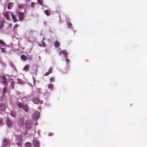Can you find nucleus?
Returning <instances> with one entry per match:
<instances>
[{
	"label": "nucleus",
	"mask_w": 147,
	"mask_h": 147,
	"mask_svg": "<svg viewBox=\"0 0 147 147\" xmlns=\"http://www.w3.org/2000/svg\"><path fill=\"white\" fill-rule=\"evenodd\" d=\"M18 105L20 108L24 109L26 112L28 111V108L26 105H24L23 104L19 103Z\"/></svg>",
	"instance_id": "nucleus-1"
},
{
	"label": "nucleus",
	"mask_w": 147,
	"mask_h": 147,
	"mask_svg": "<svg viewBox=\"0 0 147 147\" xmlns=\"http://www.w3.org/2000/svg\"><path fill=\"white\" fill-rule=\"evenodd\" d=\"M40 115V112H36L33 115L32 118L34 120H37L39 117Z\"/></svg>",
	"instance_id": "nucleus-2"
},
{
	"label": "nucleus",
	"mask_w": 147,
	"mask_h": 147,
	"mask_svg": "<svg viewBox=\"0 0 147 147\" xmlns=\"http://www.w3.org/2000/svg\"><path fill=\"white\" fill-rule=\"evenodd\" d=\"M33 144L34 147H39V142L38 140L36 139L33 140Z\"/></svg>",
	"instance_id": "nucleus-3"
},
{
	"label": "nucleus",
	"mask_w": 147,
	"mask_h": 147,
	"mask_svg": "<svg viewBox=\"0 0 147 147\" xmlns=\"http://www.w3.org/2000/svg\"><path fill=\"white\" fill-rule=\"evenodd\" d=\"M1 45H2L3 47H6V45L4 42L3 40H1V49L2 52H5V48H2V46H1Z\"/></svg>",
	"instance_id": "nucleus-4"
},
{
	"label": "nucleus",
	"mask_w": 147,
	"mask_h": 147,
	"mask_svg": "<svg viewBox=\"0 0 147 147\" xmlns=\"http://www.w3.org/2000/svg\"><path fill=\"white\" fill-rule=\"evenodd\" d=\"M33 101L34 103L36 104H38L39 103H42V101L40 100V99L37 98H35L33 100Z\"/></svg>",
	"instance_id": "nucleus-5"
},
{
	"label": "nucleus",
	"mask_w": 147,
	"mask_h": 147,
	"mask_svg": "<svg viewBox=\"0 0 147 147\" xmlns=\"http://www.w3.org/2000/svg\"><path fill=\"white\" fill-rule=\"evenodd\" d=\"M1 82L5 85H6L7 84V79L5 78V77L4 76H2V79Z\"/></svg>",
	"instance_id": "nucleus-6"
},
{
	"label": "nucleus",
	"mask_w": 147,
	"mask_h": 147,
	"mask_svg": "<svg viewBox=\"0 0 147 147\" xmlns=\"http://www.w3.org/2000/svg\"><path fill=\"white\" fill-rule=\"evenodd\" d=\"M18 18L20 20H22L24 18V14L23 13L20 11H18Z\"/></svg>",
	"instance_id": "nucleus-7"
},
{
	"label": "nucleus",
	"mask_w": 147,
	"mask_h": 147,
	"mask_svg": "<svg viewBox=\"0 0 147 147\" xmlns=\"http://www.w3.org/2000/svg\"><path fill=\"white\" fill-rule=\"evenodd\" d=\"M25 124L26 128L29 129L31 127L32 123L30 121H29L27 122Z\"/></svg>",
	"instance_id": "nucleus-8"
},
{
	"label": "nucleus",
	"mask_w": 147,
	"mask_h": 147,
	"mask_svg": "<svg viewBox=\"0 0 147 147\" xmlns=\"http://www.w3.org/2000/svg\"><path fill=\"white\" fill-rule=\"evenodd\" d=\"M10 143V142L9 141H7L6 139H5L3 142L2 146L3 147H5L7 146V145H9Z\"/></svg>",
	"instance_id": "nucleus-9"
},
{
	"label": "nucleus",
	"mask_w": 147,
	"mask_h": 147,
	"mask_svg": "<svg viewBox=\"0 0 147 147\" xmlns=\"http://www.w3.org/2000/svg\"><path fill=\"white\" fill-rule=\"evenodd\" d=\"M10 14V12L9 11L8 12H5L3 13V15L5 16L6 19L7 20H9V15Z\"/></svg>",
	"instance_id": "nucleus-10"
},
{
	"label": "nucleus",
	"mask_w": 147,
	"mask_h": 147,
	"mask_svg": "<svg viewBox=\"0 0 147 147\" xmlns=\"http://www.w3.org/2000/svg\"><path fill=\"white\" fill-rule=\"evenodd\" d=\"M61 54H63L64 55L65 57H67V53L66 51L65 50H63L61 51L60 52L59 54L60 55Z\"/></svg>",
	"instance_id": "nucleus-11"
},
{
	"label": "nucleus",
	"mask_w": 147,
	"mask_h": 147,
	"mask_svg": "<svg viewBox=\"0 0 147 147\" xmlns=\"http://www.w3.org/2000/svg\"><path fill=\"white\" fill-rule=\"evenodd\" d=\"M11 15L12 19L13 20V21L14 22H17V19L16 17V16L14 15L11 13Z\"/></svg>",
	"instance_id": "nucleus-12"
},
{
	"label": "nucleus",
	"mask_w": 147,
	"mask_h": 147,
	"mask_svg": "<svg viewBox=\"0 0 147 147\" xmlns=\"http://www.w3.org/2000/svg\"><path fill=\"white\" fill-rule=\"evenodd\" d=\"M54 45L57 48L59 47L60 45V44L59 42L57 41H56L55 42Z\"/></svg>",
	"instance_id": "nucleus-13"
},
{
	"label": "nucleus",
	"mask_w": 147,
	"mask_h": 147,
	"mask_svg": "<svg viewBox=\"0 0 147 147\" xmlns=\"http://www.w3.org/2000/svg\"><path fill=\"white\" fill-rule=\"evenodd\" d=\"M52 68L51 67L50 69H49V71L48 72H46L45 74V76H47L49 74H50L52 73Z\"/></svg>",
	"instance_id": "nucleus-14"
},
{
	"label": "nucleus",
	"mask_w": 147,
	"mask_h": 147,
	"mask_svg": "<svg viewBox=\"0 0 147 147\" xmlns=\"http://www.w3.org/2000/svg\"><path fill=\"white\" fill-rule=\"evenodd\" d=\"M5 108V105L3 104H1V110L4 111Z\"/></svg>",
	"instance_id": "nucleus-15"
},
{
	"label": "nucleus",
	"mask_w": 147,
	"mask_h": 147,
	"mask_svg": "<svg viewBox=\"0 0 147 147\" xmlns=\"http://www.w3.org/2000/svg\"><path fill=\"white\" fill-rule=\"evenodd\" d=\"M45 14L47 16H49L50 15V12L49 10H46L44 11Z\"/></svg>",
	"instance_id": "nucleus-16"
},
{
	"label": "nucleus",
	"mask_w": 147,
	"mask_h": 147,
	"mask_svg": "<svg viewBox=\"0 0 147 147\" xmlns=\"http://www.w3.org/2000/svg\"><path fill=\"white\" fill-rule=\"evenodd\" d=\"M25 146L26 147H31V144L30 142H27L25 144Z\"/></svg>",
	"instance_id": "nucleus-17"
},
{
	"label": "nucleus",
	"mask_w": 147,
	"mask_h": 147,
	"mask_svg": "<svg viewBox=\"0 0 147 147\" xmlns=\"http://www.w3.org/2000/svg\"><path fill=\"white\" fill-rule=\"evenodd\" d=\"M29 67L30 66L29 65H26L24 68L23 69L25 71H28V70Z\"/></svg>",
	"instance_id": "nucleus-18"
},
{
	"label": "nucleus",
	"mask_w": 147,
	"mask_h": 147,
	"mask_svg": "<svg viewBox=\"0 0 147 147\" xmlns=\"http://www.w3.org/2000/svg\"><path fill=\"white\" fill-rule=\"evenodd\" d=\"M7 124L9 127H11V126L12 123L10 121V120H8L7 121Z\"/></svg>",
	"instance_id": "nucleus-19"
},
{
	"label": "nucleus",
	"mask_w": 147,
	"mask_h": 147,
	"mask_svg": "<svg viewBox=\"0 0 147 147\" xmlns=\"http://www.w3.org/2000/svg\"><path fill=\"white\" fill-rule=\"evenodd\" d=\"M21 58L24 61H26V56L24 55L21 56Z\"/></svg>",
	"instance_id": "nucleus-20"
},
{
	"label": "nucleus",
	"mask_w": 147,
	"mask_h": 147,
	"mask_svg": "<svg viewBox=\"0 0 147 147\" xmlns=\"http://www.w3.org/2000/svg\"><path fill=\"white\" fill-rule=\"evenodd\" d=\"M5 22L4 20H2L1 21V25H0L1 28L3 27V23H5Z\"/></svg>",
	"instance_id": "nucleus-21"
},
{
	"label": "nucleus",
	"mask_w": 147,
	"mask_h": 147,
	"mask_svg": "<svg viewBox=\"0 0 147 147\" xmlns=\"http://www.w3.org/2000/svg\"><path fill=\"white\" fill-rule=\"evenodd\" d=\"M7 91V88L6 87H4L3 88V95H4L5 93Z\"/></svg>",
	"instance_id": "nucleus-22"
},
{
	"label": "nucleus",
	"mask_w": 147,
	"mask_h": 147,
	"mask_svg": "<svg viewBox=\"0 0 147 147\" xmlns=\"http://www.w3.org/2000/svg\"><path fill=\"white\" fill-rule=\"evenodd\" d=\"M11 115L13 117H15L16 115V113L15 112L12 111L11 112Z\"/></svg>",
	"instance_id": "nucleus-23"
},
{
	"label": "nucleus",
	"mask_w": 147,
	"mask_h": 147,
	"mask_svg": "<svg viewBox=\"0 0 147 147\" xmlns=\"http://www.w3.org/2000/svg\"><path fill=\"white\" fill-rule=\"evenodd\" d=\"M48 88H49L52 90L53 88V85L52 84H50L48 85Z\"/></svg>",
	"instance_id": "nucleus-24"
},
{
	"label": "nucleus",
	"mask_w": 147,
	"mask_h": 147,
	"mask_svg": "<svg viewBox=\"0 0 147 147\" xmlns=\"http://www.w3.org/2000/svg\"><path fill=\"white\" fill-rule=\"evenodd\" d=\"M54 80L55 78L53 77L51 78L50 79V81L51 82H53L54 81Z\"/></svg>",
	"instance_id": "nucleus-25"
},
{
	"label": "nucleus",
	"mask_w": 147,
	"mask_h": 147,
	"mask_svg": "<svg viewBox=\"0 0 147 147\" xmlns=\"http://www.w3.org/2000/svg\"><path fill=\"white\" fill-rule=\"evenodd\" d=\"M12 6V4L11 3H9V4L8 5V9H10L11 8V7Z\"/></svg>",
	"instance_id": "nucleus-26"
},
{
	"label": "nucleus",
	"mask_w": 147,
	"mask_h": 147,
	"mask_svg": "<svg viewBox=\"0 0 147 147\" xmlns=\"http://www.w3.org/2000/svg\"><path fill=\"white\" fill-rule=\"evenodd\" d=\"M38 3L40 5H42V0H37Z\"/></svg>",
	"instance_id": "nucleus-27"
},
{
	"label": "nucleus",
	"mask_w": 147,
	"mask_h": 147,
	"mask_svg": "<svg viewBox=\"0 0 147 147\" xmlns=\"http://www.w3.org/2000/svg\"><path fill=\"white\" fill-rule=\"evenodd\" d=\"M17 140H22V137L21 136H19L18 137H17Z\"/></svg>",
	"instance_id": "nucleus-28"
},
{
	"label": "nucleus",
	"mask_w": 147,
	"mask_h": 147,
	"mask_svg": "<svg viewBox=\"0 0 147 147\" xmlns=\"http://www.w3.org/2000/svg\"><path fill=\"white\" fill-rule=\"evenodd\" d=\"M11 85L12 86V88H13V87L14 86V82H12L11 83Z\"/></svg>",
	"instance_id": "nucleus-29"
},
{
	"label": "nucleus",
	"mask_w": 147,
	"mask_h": 147,
	"mask_svg": "<svg viewBox=\"0 0 147 147\" xmlns=\"http://www.w3.org/2000/svg\"><path fill=\"white\" fill-rule=\"evenodd\" d=\"M66 58V61L67 63H68L69 62V59H68L67 58V57H65Z\"/></svg>",
	"instance_id": "nucleus-30"
},
{
	"label": "nucleus",
	"mask_w": 147,
	"mask_h": 147,
	"mask_svg": "<svg viewBox=\"0 0 147 147\" xmlns=\"http://www.w3.org/2000/svg\"><path fill=\"white\" fill-rule=\"evenodd\" d=\"M18 82L20 84H21L22 83V80L20 79H18Z\"/></svg>",
	"instance_id": "nucleus-31"
},
{
	"label": "nucleus",
	"mask_w": 147,
	"mask_h": 147,
	"mask_svg": "<svg viewBox=\"0 0 147 147\" xmlns=\"http://www.w3.org/2000/svg\"><path fill=\"white\" fill-rule=\"evenodd\" d=\"M22 5L21 4H18V8H21L22 7Z\"/></svg>",
	"instance_id": "nucleus-32"
},
{
	"label": "nucleus",
	"mask_w": 147,
	"mask_h": 147,
	"mask_svg": "<svg viewBox=\"0 0 147 147\" xmlns=\"http://www.w3.org/2000/svg\"><path fill=\"white\" fill-rule=\"evenodd\" d=\"M34 3L32 2L31 3V5H32V7H33V6H34Z\"/></svg>",
	"instance_id": "nucleus-33"
},
{
	"label": "nucleus",
	"mask_w": 147,
	"mask_h": 147,
	"mask_svg": "<svg viewBox=\"0 0 147 147\" xmlns=\"http://www.w3.org/2000/svg\"><path fill=\"white\" fill-rule=\"evenodd\" d=\"M19 121L20 122L22 123L23 122V119H20Z\"/></svg>",
	"instance_id": "nucleus-34"
},
{
	"label": "nucleus",
	"mask_w": 147,
	"mask_h": 147,
	"mask_svg": "<svg viewBox=\"0 0 147 147\" xmlns=\"http://www.w3.org/2000/svg\"><path fill=\"white\" fill-rule=\"evenodd\" d=\"M17 144H18V146H21V143H18Z\"/></svg>",
	"instance_id": "nucleus-35"
}]
</instances>
